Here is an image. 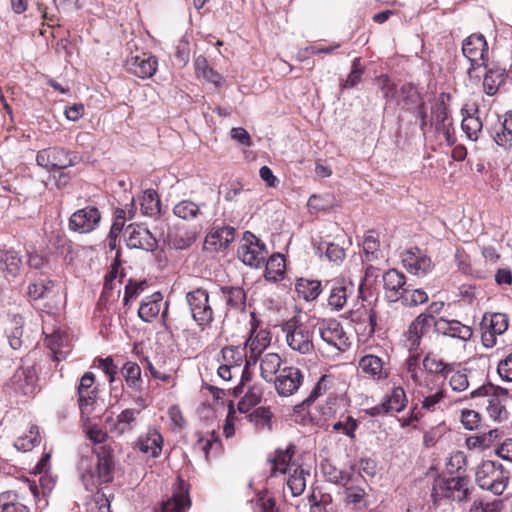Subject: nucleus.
<instances>
[{"label":"nucleus","instance_id":"f257e3e1","mask_svg":"<svg viewBox=\"0 0 512 512\" xmlns=\"http://www.w3.org/2000/svg\"><path fill=\"white\" fill-rule=\"evenodd\" d=\"M462 53L470 62L467 74L470 80L481 79V68H486L489 60V47L485 37L474 33L463 40Z\"/></svg>","mask_w":512,"mask_h":512},{"label":"nucleus","instance_id":"f03ea898","mask_svg":"<svg viewBox=\"0 0 512 512\" xmlns=\"http://www.w3.org/2000/svg\"><path fill=\"white\" fill-rule=\"evenodd\" d=\"M287 345L300 354L306 355L314 351L313 328L294 316L281 325Z\"/></svg>","mask_w":512,"mask_h":512},{"label":"nucleus","instance_id":"7ed1b4c3","mask_svg":"<svg viewBox=\"0 0 512 512\" xmlns=\"http://www.w3.org/2000/svg\"><path fill=\"white\" fill-rule=\"evenodd\" d=\"M510 473L502 464L495 461H484L478 466L475 474L476 483L483 490H488L494 495H501L508 484Z\"/></svg>","mask_w":512,"mask_h":512},{"label":"nucleus","instance_id":"20e7f679","mask_svg":"<svg viewBox=\"0 0 512 512\" xmlns=\"http://www.w3.org/2000/svg\"><path fill=\"white\" fill-rule=\"evenodd\" d=\"M186 302L192 319L201 331L211 327L214 321V310L210 304L206 289L196 288L186 294Z\"/></svg>","mask_w":512,"mask_h":512},{"label":"nucleus","instance_id":"39448f33","mask_svg":"<svg viewBox=\"0 0 512 512\" xmlns=\"http://www.w3.org/2000/svg\"><path fill=\"white\" fill-rule=\"evenodd\" d=\"M479 396L485 398L483 405L486 406V411L491 419L501 422L508 418L509 413L506 409L508 392L506 389L493 385L481 386L471 392V398Z\"/></svg>","mask_w":512,"mask_h":512},{"label":"nucleus","instance_id":"423d86ee","mask_svg":"<svg viewBox=\"0 0 512 512\" xmlns=\"http://www.w3.org/2000/svg\"><path fill=\"white\" fill-rule=\"evenodd\" d=\"M238 259L251 268H260L266 261V245L252 232L245 231L237 250Z\"/></svg>","mask_w":512,"mask_h":512},{"label":"nucleus","instance_id":"0eeeda50","mask_svg":"<svg viewBox=\"0 0 512 512\" xmlns=\"http://www.w3.org/2000/svg\"><path fill=\"white\" fill-rule=\"evenodd\" d=\"M469 479L465 475L450 476L435 481L432 489V496L435 500L449 498L454 501L467 500L469 496Z\"/></svg>","mask_w":512,"mask_h":512},{"label":"nucleus","instance_id":"6e6552de","mask_svg":"<svg viewBox=\"0 0 512 512\" xmlns=\"http://www.w3.org/2000/svg\"><path fill=\"white\" fill-rule=\"evenodd\" d=\"M78 161L79 157L76 153L58 147L40 150L36 156L37 164L49 171L66 169L74 166Z\"/></svg>","mask_w":512,"mask_h":512},{"label":"nucleus","instance_id":"1a4fd4ad","mask_svg":"<svg viewBox=\"0 0 512 512\" xmlns=\"http://www.w3.org/2000/svg\"><path fill=\"white\" fill-rule=\"evenodd\" d=\"M509 325V320L504 313H485L480 323L481 340L486 348L496 345V338L502 335Z\"/></svg>","mask_w":512,"mask_h":512},{"label":"nucleus","instance_id":"9d476101","mask_svg":"<svg viewBox=\"0 0 512 512\" xmlns=\"http://www.w3.org/2000/svg\"><path fill=\"white\" fill-rule=\"evenodd\" d=\"M304 374L301 369L295 366H285L273 379L272 383L280 397L294 395L302 386Z\"/></svg>","mask_w":512,"mask_h":512},{"label":"nucleus","instance_id":"9b49d317","mask_svg":"<svg viewBox=\"0 0 512 512\" xmlns=\"http://www.w3.org/2000/svg\"><path fill=\"white\" fill-rule=\"evenodd\" d=\"M349 479L348 475L341 474L340 479L337 481L338 484L345 487L343 492L345 508L349 512H366L369 507L368 493L359 486H348Z\"/></svg>","mask_w":512,"mask_h":512},{"label":"nucleus","instance_id":"f8f14e48","mask_svg":"<svg viewBox=\"0 0 512 512\" xmlns=\"http://www.w3.org/2000/svg\"><path fill=\"white\" fill-rule=\"evenodd\" d=\"M319 335L325 343L338 351L344 352L350 346L349 337L337 320L323 321L319 326Z\"/></svg>","mask_w":512,"mask_h":512},{"label":"nucleus","instance_id":"ddd939ff","mask_svg":"<svg viewBox=\"0 0 512 512\" xmlns=\"http://www.w3.org/2000/svg\"><path fill=\"white\" fill-rule=\"evenodd\" d=\"M100 220V211L94 206H87L70 216L69 228L74 232L89 233L98 227Z\"/></svg>","mask_w":512,"mask_h":512},{"label":"nucleus","instance_id":"4468645a","mask_svg":"<svg viewBox=\"0 0 512 512\" xmlns=\"http://www.w3.org/2000/svg\"><path fill=\"white\" fill-rule=\"evenodd\" d=\"M124 234L129 248L154 251L158 246V242L153 234L147 228L140 225H128Z\"/></svg>","mask_w":512,"mask_h":512},{"label":"nucleus","instance_id":"2eb2a0df","mask_svg":"<svg viewBox=\"0 0 512 512\" xmlns=\"http://www.w3.org/2000/svg\"><path fill=\"white\" fill-rule=\"evenodd\" d=\"M325 288L329 290L328 305L333 310L340 311L353 291V284L344 278H337L326 281Z\"/></svg>","mask_w":512,"mask_h":512},{"label":"nucleus","instance_id":"dca6fc26","mask_svg":"<svg viewBox=\"0 0 512 512\" xmlns=\"http://www.w3.org/2000/svg\"><path fill=\"white\" fill-rule=\"evenodd\" d=\"M384 295L388 302H397L403 296L407 286L406 276L396 269L387 270L383 276Z\"/></svg>","mask_w":512,"mask_h":512},{"label":"nucleus","instance_id":"f3484780","mask_svg":"<svg viewBox=\"0 0 512 512\" xmlns=\"http://www.w3.org/2000/svg\"><path fill=\"white\" fill-rule=\"evenodd\" d=\"M97 457L96 477L100 484L110 483L113 480L115 467L114 451L108 445H101L93 450Z\"/></svg>","mask_w":512,"mask_h":512},{"label":"nucleus","instance_id":"a211bd4d","mask_svg":"<svg viewBox=\"0 0 512 512\" xmlns=\"http://www.w3.org/2000/svg\"><path fill=\"white\" fill-rule=\"evenodd\" d=\"M402 262L407 271L416 276H424L433 268L430 257L417 247L403 253Z\"/></svg>","mask_w":512,"mask_h":512},{"label":"nucleus","instance_id":"6ab92c4d","mask_svg":"<svg viewBox=\"0 0 512 512\" xmlns=\"http://www.w3.org/2000/svg\"><path fill=\"white\" fill-rule=\"evenodd\" d=\"M271 343V333L266 329L256 331L251 329L250 337L245 342L244 349L249 350V355H246L247 364H255L262 354V352Z\"/></svg>","mask_w":512,"mask_h":512},{"label":"nucleus","instance_id":"aec40b11","mask_svg":"<svg viewBox=\"0 0 512 512\" xmlns=\"http://www.w3.org/2000/svg\"><path fill=\"white\" fill-rule=\"evenodd\" d=\"M431 124L438 133H441L448 144H453L451 129L452 121L448 117V109L443 100L437 101L432 107Z\"/></svg>","mask_w":512,"mask_h":512},{"label":"nucleus","instance_id":"412c9836","mask_svg":"<svg viewBox=\"0 0 512 512\" xmlns=\"http://www.w3.org/2000/svg\"><path fill=\"white\" fill-rule=\"evenodd\" d=\"M434 332L452 338H458L464 341L472 337V329L457 320H447L440 317L434 321Z\"/></svg>","mask_w":512,"mask_h":512},{"label":"nucleus","instance_id":"4be33fe9","mask_svg":"<svg viewBox=\"0 0 512 512\" xmlns=\"http://www.w3.org/2000/svg\"><path fill=\"white\" fill-rule=\"evenodd\" d=\"M436 319L431 317L426 312L419 314L408 328V341L411 348H416L420 345L422 336L428 331L432 322Z\"/></svg>","mask_w":512,"mask_h":512},{"label":"nucleus","instance_id":"5701e85b","mask_svg":"<svg viewBox=\"0 0 512 512\" xmlns=\"http://www.w3.org/2000/svg\"><path fill=\"white\" fill-rule=\"evenodd\" d=\"M486 71L483 77L484 92L492 96L497 93L499 87L504 83L506 71L495 64L489 65L484 68Z\"/></svg>","mask_w":512,"mask_h":512},{"label":"nucleus","instance_id":"b1692460","mask_svg":"<svg viewBox=\"0 0 512 512\" xmlns=\"http://www.w3.org/2000/svg\"><path fill=\"white\" fill-rule=\"evenodd\" d=\"M235 229L231 226L213 227L206 236V243L215 246L216 250H225L234 241Z\"/></svg>","mask_w":512,"mask_h":512},{"label":"nucleus","instance_id":"393cba45","mask_svg":"<svg viewBox=\"0 0 512 512\" xmlns=\"http://www.w3.org/2000/svg\"><path fill=\"white\" fill-rule=\"evenodd\" d=\"M163 296L160 292H155L150 296L145 297L138 309V316L144 322H151L156 318L161 310Z\"/></svg>","mask_w":512,"mask_h":512},{"label":"nucleus","instance_id":"a878e982","mask_svg":"<svg viewBox=\"0 0 512 512\" xmlns=\"http://www.w3.org/2000/svg\"><path fill=\"white\" fill-rule=\"evenodd\" d=\"M163 438L156 429H149L148 432L139 437L137 447L141 452L157 457L162 451Z\"/></svg>","mask_w":512,"mask_h":512},{"label":"nucleus","instance_id":"bb28decb","mask_svg":"<svg viewBox=\"0 0 512 512\" xmlns=\"http://www.w3.org/2000/svg\"><path fill=\"white\" fill-rule=\"evenodd\" d=\"M157 61L154 57L135 56L129 62V70L139 78L146 79L156 72Z\"/></svg>","mask_w":512,"mask_h":512},{"label":"nucleus","instance_id":"cd10ccee","mask_svg":"<svg viewBox=\"0 0 512 512\" xmlns=\"http://www.w3.org/2000/svg\"><path fill=\"white\" fill-rule=\"evenodd\" d=\"M121 375L132 393L141 392L143 390L144 381L141 377V368L137 363L131 361L126 362L121 368Z\"/></svg>","mask_w":512,"mask_h":512},{"label":"nucleus","instance_id":"c85d7f7f","mask_svg":"<svg viewBox=\"0 0 512 512\" xmlns=\"http://www.w3.org/2000/svg\"><path fill=\"white\" fill-rule=\"evenodd\" d=\"M95 376L91 372H86L80 379L78 386V402L83 410L85 406L90 405L96 396V387H94Z\"/></svg>","mask_w":512,"mask_h":512},{"label":"nucleus","instance_id":"c756f323","mask_svg":"<svg viewBox=\"0 0 512 512\" xmlns=\"http://www.w3.org/2000/svg\"><path fill=\"white\" fill-rule=\"evenodd\" d=\"M422 364L427 373L441 376L444 379L449 373L453 372V364L444 362L438 355L432 352L424 356Z\"/></svg>","mask_w":512,"mask_h":512},{"label":"nucleus","instance_id":"7c9ffc66","mask_svg":"<svg viewBox=\"0 0 512 512\" xmlns=\"http://www.w3.org/2000/svg\"><path fill=\"white\" fill-rule=\"evenodd\" d=\"M22 259L14 250H0V269L7 277L15 278L21 269Z\"/></svg>","mask_w":512,"mask_h":512},{"label":"nucleus","instance_id":"2f4dec72","mask_svg":"<svg viewBox=\"0 0 512 512\" xmlns=\"http://www.w3.org/2000/svg\"><path fill=\"white\" fill-rule=\"evenodd\" d=\"M285 259L279 253L272 254L266 261L264 277L267 281L276 283L284 278Z\"/></svg>","mask_w":512,"mask_h":512},{"label":"nucleus","instance_id":"473e14b6","mask_svg":"<svg viewBox=\"0 0 512 512\" xmlns=\"http://www.w3.org/2000/svg\"><path fill=\"white\" fill-rule=\"evenodd\" d=\"M36 374L31 368H22L16 371L12 380L13 384L19 389L24 395H30L34 393Z\"/></svg>","mask_w":512,"mask_h":512},{"label":"nucleus","instance_id":"72a5a7b5","mask_svg":"<svg viewBox=\"0 0 512 512\" xmlns=\"http://www.w3.org/2000/svg\"><path fill=\"white\" fill-rule=\"evenodd\" d=\"M295 290L299 298L306 302L314 301L322 291L321 282L318 280H308L300 278L296 281Z\"/></svg>","mask_w":512,"mask_h":512},{"label":"nucleus","instance_id":"f704fd0d","mask_svg":"<svg viewBox=\"0 0 512 512\" xmlns=\"http://www.w3.org/2000/svg\"><path fill=\"white\" fill-rule=\"evenodd\" d=\"M282 359L277 353H267L263 356L260 363L261 376L266 382H272L279 374Z\"/></svg>","mask_w":512,"mask_h":512},{"label":"nucleus","instance_id":"c9c22d12","mask_svg":"<svg viewBox=\"0 0 512 512\" xmlns=\"http://www.w3.org/2000/svg\"><path fill=\"white\" fill-rule=\"evenodd\" d=\"M222 295L226 297V305L234 310H244L246 305V293L243 288L236 286H222Z\"/></svg>","mask_w":512,"mask_h":512},{"label":"nucleus","instance_id":"e433bc0d","mask_svg":"<svg viewBox=\"0 0 512 512\" xmlns=\"http://www.w3.org/2000/svg\"><path fill=\"white\" fill-rule=\"evenodd\" d=\"M205 206V204H196L191 200H182L177 203L173 208V214L186 221H191L199 218L203 215L201 208Z\"/></svg>","mask_w":512,"mask_h":512},{"label":"nucleus","instance_id":"4c0bfd02","mask_svg":"<svg viewBox=\"0 0 512 512\" xmlns=\"http://www.w3.org/2000/svg\"><path fill=\"white\" fill-rule=\"evenodd\" d=\"M294 449V445L290 444L285 450L277 449L275 451V457L269 459V462L272 464L270 472L271 477L276 476L277 472L282 474L286 473L287 466L294 455Z\"/></svg>","mask_w":512,"mask_h":512},{"label":"nucleus","instance_id":"58836bf2","mask_svg":"<svg viewBox=\"0 0 512 512\" xmlns=\"http://www.w3.org/2000/svg\"><path fill=\"white\" fill-rule=\"evenodd\" d=\"M383 360L372 354H367L359 360V367L365 373L373 378H385L386 374L383 372Z\"/></svg>","mask_w":512,"mask_h":512},{"label":"nucleus","instance_id":"ea45409f","mask_svg":"<svg viewBox=\"0 0 512 512\" xmlns=\"http://www.w3.org/2000/svg\"><path fill=\"white\" fill-rule=\"evenodd\" d=\"M140 206L141 211L145 216L155 217L161 213V202L157 192L153 189H147L144 191Z\"/></svg>","mask_w":512,"mask_h":512},{"label":"nucleus","instance_id":"a19ab883","mask_svg":"<svg viewBox=\"0 0 512 512\" xmlns=\"http://www.w3.org/2000/svg\"><path fill=\"white\" fill-rule=\"evenodd\" d=\"M364 260L367 262H375L383 258L380 250V242L374 231H368L363 241Z\"/></svg>","mask_w":512,"mask_h":512},{"label":"nucleus","instance_id":"79ce46f5","mask_svg":"<svg viewBox=\"0 0 512 512\" xmlns=\"http://www.w3.org/2000/svg\"><path fill=\"white\" fill-rule=\"evenodd\" d=\"M493 138L495 143L505 150L512 147V111L505 113L504 120L501 123V131H497Z\"/></svg>","mask_w":512,"mask_h":512},{"label":"nucleus","instance_id":"37998d69","mask_svg":"<svg viewBox=\"0 0 512 512\" xmlns=\"http://www.w3.org/2000/svg\"><path fill=\"white\" fill-rule=\"evenodd\" d=\"M273 414L269 407H257L249 415V421L254 424L257 429L271 430Z\"/></svg>","mask_w":512,"mask_h":512},{"label":"nucleus","instance_id":"c03bdc74","mask_svg":"<svg viewBox=\"0 0 512 512\" xmlns=\"http://www.w3.org/2000/svg\"><path fill=\"white\" fill-rule=\"evenodd\" d=\"M40 433L36 425H30L27 434L19 436L14 442L18 451L27 452L40 443Z\"/></svg>","mask_w":512,"mask_h":512},{"label":"nucleus","instance_id":"a18cd8bd","mask_svg":"<svg viewBox=\"0 0 512 512\" xmlns=\"http://www.w3.org/2000/svg\"><path fill=\"white\" fill-rule=\"evenodd\" d=\"M478 113V109H475L474 114H468L463 117L461 128L463 132L466 134L467 138L471 141H476L478 139L479 133L482 131V121L476 115Z\"/></svg>","mask_w":512,"mask_h":512},{"label":"nucleus","instance_id":"49530a36","mask_svg":"<svg viewBox=\"0 0 512 512\" xmlns=\"http://www.w3.org/2000/svg\"><path fill=\"white\" fill-rule=\"evenodd\" d=\"M309 475L302 467H298L294 470V473L288 477L287 485L291 490V494L294 497L300 496L306 488V478Z\"/></svg>","mask_w":512,"mask_h":512},{"label":"nucleus","instance_id":"de8ad7c7","mask_svg":"<svg viewBox=\"0 0 512 512\" xmlns=\"http://www.w3.org/2000/svg\"><path fill=\"white\" fill-rule=\"evenodd\" d=\"M325 252L326 258L335 263H340L345 258V250L338 244L334 243H320L315 246L316 254L322 255Z\"/></svg>","mask_w":512,"mask_h":512},{"label":"nucleus","instance_id":"09e8293b","mask_svg":"<svg viewBox=\"0 0 512 512\" xmlns=\"http://www.w3.org/2000/svg\"><path fill=\"white\" fill-rule=\"evenodd\" d=\"M243 351L244 348L242 349L239 346H225L221 349L220 355L224 364L239 369L244 357Z\"/></svg>","mask_w":512,"mask_h":512},{"label":"nucleus","instance_id":"8fccbe9b","mask_svg":"<svg viewBox=\"0 0 512 512\" xmlns=\"http://www.w3.org/2000/svg\"><path fill=\"white\" fill-rule=\"evenodd\" d=\"M406 307H415L428 301V294L423 289H413L407 286L403 296L399 300Z\"/></svg>","mask_w":512,"mask_h":512},{"label":"nucleus","instance_id":"3c124183","mask_svg":"<svg viewBox=\"0 0 512 512\" xmlns=\"http://www.w3.org/2000/svg\"><path fill=\"white\" fill-rule=\"evenodd\" d=\"M405 402L406 394L402 387H395L384 400L388 412H400L404 409Z\"/></svg>","mask_w":512,"mask_h":512},{"label":"nucleus","instance_id":"603ef678","mask_svg":"<svg viewBox=\"0 0 512 512\" xmlns=\"http://www.w3.org/2000/svg\"><path fill=\"white\" fill-rule=\"evenodd\" d=\"M190 506L188 495L176 494L163 502L160 512H185Z\"/></svg>","mask_w":512,"mask_h":512},{"label":"nucleus","instance_id":"864d4df0","mask_svg":"<svg viewBox=\"0 0 512 512\" xmlns=\"http://www.w3.org/2000/svg\"><path fill=\"white\" fill-rule=\"evenodd\" d=\"M255 512H278L274 497L267 490L257 494Z\"/></svg>","mask_w":512,"mask_h":512},{"label":"nucleus","instance_id":"5fc2aeb1","mask_svg":"<svg viewBox=\"0 0 512 512\" xmlns=\"http://www.w3.org/2000/svg\"><path fill=\"white\" fill-rule=\"evenodd\" d=\"M332 382V376L322 375L315 387L310 392L309 396L306 398V403H313L320 396L324 395L331 388Z\"/></svg>","mask_w":512,"mask_h":512},{"label":"nucleus","instance_id":"6e6d98bb","mask_svg":"<svg viewBox=\"0 0 512 512\" xmlns=\"http://www.w3.org/2000/svg\"><path fill=\"white\" fill-rule=\"evenodd\" d=\"M53 287L52 281L49 280H40L34 283H31L28 286V295L33 300H38L44 298L48 293L51 292Z\"/></svg>","mask_w":512,"mask_h":512},{"label":"nucleus","instance_id":"4d7b16f0","mask_svg":"<svg viewBox=\"0 0 512 512\" xmlns=\"http://www.w3.org/2000/svg\"><path fill=\"white\" fill-rule=\"evenodd\" d=\"M137 414H139V412L133 409L123 410L117 417L115 429L121 434L126 431H130L132 428L131 425L135 422Z\"/></svg>","mask_w":512,"mask_h":512},{"label":"nucleus","instance_id":"13d9d810","mask_svg":"<svg viewBox=\"0 0 512 512\" xmlns=\"http://www.w3.org/2000/svg\"><path fill=\"white\" fill-rule=\"evenodd\" d=\"M24 505L18 502L17 494L13 491H5L0 494V512H15L18 507Z\"/></svg>","mask_w":512,"mask_h":512},{"label":"nucleus","instance_id":"bf43d9fd","mask_svg":"<svg viewBox=\"0 0 512 512\" xmlns=\"http://www.w3.org/2000/svg\"><path fill=\"white\" fill-rule=\"evenodd\" d=\"M466 457L462 452H456L451 456L447 464V470L450 476L465 475Z\"/></svg>","mask_w":512,"mask_h":512},{"label":"nucleus","instance_id":"052dcab7","mask_svg":"<svg viewBox=\"0 0 512 512\" xmlns=\"http://www.w3.org/2000/svg\"><path fill=\"white\" fill-rule=\"evenodd\" d=\"M358 427L357 421L352 416H347L343 421H337L332 428L336 432H341L349 438H355V431Z\"/></svg>","mask_w":512,"mask_h":512},{"label":"nucleus","instance_id":"680f3d73","mask_svg":"<svg viewBox=\"0 0 512 512\" xmlns=\"http://www.w3.org/2000/svg\"><path fill=\"white\" fill-rule=\"evenodd\" d=\"M449 385L453 391H465L469 387V380L466 369L454 372L450 377Z\"/></svg>","mask_w":512,"mask_h":512},{"label":"nucleus","instance_id":"e2e57ef3","mask_svg":"<svg viewBox=\"0 0 512 512\" xmlns=\"http://www.w3.org/2000/svg\"><path fill=\"white\" fill-rule=\"evenodd\" d=\"M98 367L108 377L110 383L115 381L118 373V366L114 363L111 356L98 359Z\"/></svg>","mask_w":512,"mask_h":512},{"label":"nucleus","instance_id":"0e129e2a","mask_svg":"<svg viewBox=\"0 0 512 512\" xmlns=\"http://www.w3.org/2000/svg\"><path fill=\"white\" fill-rule=\"evenodd\" d=\"M362 69L360 67V58H355L352 63L351 71L343 84V88H352L356 86L362 76Z\"/></svg>","mask_w":512,"mask_h":512},{"label":"nucleus","instance_id":"69168bd1","mask_svg":"<svg viewBox=\"0 0 512 512\" xmlns=\"http://www.w3.org/2000/svg\"><path fill=\"white\" fill-rule=\"evenodd\" d=\"M502 505L501 500H494L492 502H474L470 508V512H500Z\"/></svg>","mask_w":512,"mask_h":512},{"label":"nucleus","instance_id":"338daca9","mask_svg":"<svg viewBox=\"0 0 512 512\" xmlns=\"http://www.w3.org/2000/svg\"><path fill=\"white\" fill-rule=\"evenodd\" d=\"M480 422V415L474 410H463L461 413V423L467 430L476 429Z\"/></svg>","mask_w":512,"mask_h":512},{"label":"nucleus","instance_id":"774afa93","mask_svg":"<svg viewBox=\"0 0 512 512\" xmlns=\"http://www.w3.org/2000/svg\"><path fill=\"white\" fill-rule=\"evenodd\" d=\"M497 372L502 379L512 381V353L504 360L500 361L497 367Z\"/></svg>","mask_w":512,"mask_h":512}]
</instances>
